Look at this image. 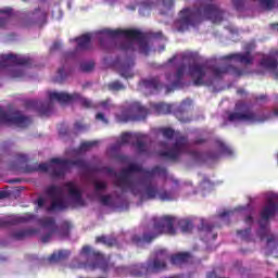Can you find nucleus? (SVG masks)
<instances>
[{"label": "nucleus", "mask_w": 278, "mask_h": 278, "mask_svg": "<svg viewBox=\"0 0 278 278\" xmlns=\"http://www.w3.org/2000/svg\"><path fill=\"white\" fill-rule=\"evenodd\" d=\"M81 68H83V71L88 72V71H90L91 68H94V64H92V63L83 64V65H81Z\"/></svg>", "instance_id": "obj_43"}, {"label": "nucleus", "mask_w": 278, "mask_h": 278, "mask_svg": "<svg viewBox=\"0 0 278 278\" xmlns=\"http://www.w3.org/2000/svg\"><path fill=\"white\" fill-rule=\"evenodd\" d=\"M236 108H237V110H242V109L244 108V104H242V103H237V104H236Z\"/></svg>", "instance_id": "obj_53"}, {"label": "nucleus", "mask_w": 278, "mask_h": 278, "mask_svg": "<svg viewBox=\"0 0 278 278\" xmlns=\"http://www.w3.org/2000/svg\"><path fill=\"white\" fill-rule=\"evenodd\" d=\"M162 134L164 138L170 140V138H176V143L167 150L161 152L163 157H167L168 160H177L181 153L188 151V140L185 137L179 136V132H175V130L170 128H163Z\"/></svg>", "instance_id": "obj_10"}, {"label": "nucleus", "mask_w": 278, "mask_h": 278, "mask_svg": "<svg viewBox=\"0 0 278 278\" xmlns=\"http://www.w3.org/2000/svg\"><path fill=\"white\" fill-rule=\"evenodd\" d=\"M166 168L155 167L152 170L142 169V166L130 163L128 167L115 174L114 184L123 192H131L143 201L160 199V201H173V193L159 189L155 185V177H166Z\"/></svg>", "instance_id": "obj_1"}, {"label": "nucleus", "mask_w": 278, "mask_h": 278, "mask_svg": "<svg viewBox=\"0 0 278 278\" xmlns=\"http://www.w3.org/2000/svg\"><path fill=\"white\" fill-rule=\"evenodd\" d=\"M152 108L156 114H170V105L164 102L153 104Z\"/></svg>", "instance_id": "obj_28"}, {"label": "nucleus", "mask_w": 278, "mask_h": 278, "mask_svg": "<svg viewBox=\"0 0 278 278\" xmlns=\"http://www.w3.org/2000/svg\"><path fill=\"white\" fill-rule=\"evenodd\" d=\"M207 278H220V277H218V275H216V271H212V273L207 274Z\"/></svg>", "instance_id": "obj_48"}, {"label": "nucleus", "mask_w": 278, "mask_h": 278, "mask_svg": "<svg viewBox=\"0 0 278 278\" xmlns=\"http://www.w3.org/2000/svg\"><path fill=\"white\" fill-rule=\"evenodd\" d=\"M80 103L84 108H93L92 101L81 98Z\"/></svg>", "instance_id": "obj_41"}, {"label": "nucleus", "mask_w": 278, "mask_h": 278, "mask_svg": "<svg viewBox=\"0 0 278 278\" xmlns=\"http://www.w3.org/2000/svg\"><path fill=\"white\" fill-rule=\"evenodd\" d=\"M8 225V222L0 218V227H5Z\"/></svg>", "instance_id": "obj_55"}, {"label": "nucleus", "mask_w": 278, "mask_h": 278, "mask_svg": "<svg viewBox=\"0 0 278 278\" xmlns=\"http://www.w3.org/2000/svg\"><path fill=\"white\" fill-rule=\"evenodd\" d=\"M211 73L214 75V77H223V75H225V73H232V75H242V72L239 71L236 67H228V68H212Z\"/></svg>", "instance_id": "obj_24"}, {"label": "nucleus", "mask_w": 278, "mask_h": 278, "mask_svg": "<svg viewBox=\"0 0 278 278\" xmlns=\"http://www.w3.org/2000/svg\"><path fill=\"white\" fill-rule=\"evenodd\" d=\"M188 105H192V100H185L180 105V110H187Z\"/></svg>", "instance_id": "obj_42"}, {"label": "nucleus", "mask_w": 278, "mask_h": 278, "mask_svg": "<svg viewBox=\"0 0 278 278\" xmlns=\"http://www.w3.org/2000/svg\"><path fill=\"white\" fill-rule=\"evenodd\" d=\"M202 229H203V231H212V228L207 227V226H204Z\"/></svg>", "instance_id": "obj_58"}, {"label": "nucleus", "mask_w": 278, "mask_h": 278, "mask_svg": "<svg viewBox=\"0 0 278 278\" xmlns=\"http://www.w3.org/2000/svg\"><path fill=\"white\" fill-rule=\"evenodd\" d=\"M76 128H77V129H84V126H81V124L77 123V124H76Z\"/></svg>", "instance_id": "obj_59"}, {"label": "nucleus", "mask_w": 278, "mask_h": 278, "mask_svg": "<svg viewBox=\"0 0 278 278\" xmlns=\"http://www.w3.org/2000/svg\"><path fill=\"white\" fill-rule=\"evenodd\" d=\"M217 144L222 151V153H226L227 155H231V148L227 147L223 141H217Z\"/></svg>", "instance_id": "obj_36"}, {"label": "nucleus", "mask_w": 278, "mask_h": 278, "mask_svg": "<svg viewBox=\"0 0 278 278\" xmlns=\"http://www.w3.org/2000/svg\"><path fill=\"white\" fill-rule=\"evenodd\" d=\"M8 197V193L5 191L0 192V199H5Z\"/></svg>", "instance_id": "obj_52"}, {"label": "nucleus", "mask_w": 278, "mask_h": 278, "mask_svg": "<svg viewBox=\"0 0 278 278\" xmlns=\"http://www.w3.org/2000/svg\"><path fill=\"white\" fill-rule=\"evenodd\" d=\"M50 199V211L65 210L68 205L79 207L84 205L81 189L75 182H66L63 187L51 186L47 189Z\"/></svg>", "instance_id": "obj_3"}, {"label": "nucleus", "mask_w": 278, "mask_h": 278, "mask_svg": "<svg viewBox=\"0 0 278 278\" xmlns=\"http://www.w3.org/2000/svg\"><path fill=\"white\" fill-rule=\"evenodd\" d=\"M170 260L168 251L161 249L157 250L147 262V264H135L130 267H122V273H129L132 277H147V275H153V273H160L166 270V262Z\"/></svg>", "instance_id": "obj_6"}, {"label": "nucleus", "mask_w": 278, "mask_h": 278, "mask_svg": "<svg viewBox=\"0 0 278 278\" xmlns=\"http://www.w3.org/2000/svg\"><path fill=\"white\" fill-rule=\"evenodd\" d=\"M151 2L156 1V3H163V8H165V10H170V8H173V0H149Z\"/></svg>", "instance_id": "obj_37"}, {"label": "nucleus", "mask_w": 278, "mask_h": 278, "mask_svg": "<svg viewBox=\"0 0 278 278\" xmlns=\"http://www.w3.org/2000/svg\"><path fill=\"white\" fill-rule=\"evenodd\" d=\"M29 62H31L29 56L2 54L0 55V71H2V68H8V66H14L10 72V77H13L14 79H21V77L25 75V72L21 66H27Z\"/></svg>", "instance_id": "obj_9"}, {"label": "nucleus", "mask_w": 278, "mask_h": 278, "mask_svg": "<svg viewBox=\"0 0 278 278\" xmlns=\"http://www.w3.org/2000/svg\"><path fill=\"white\" fill-rule=\"evenodd\" d=\"M273 115L278 117V106L276 109H274Z\"/></svg>", "instance_id": "obj_57"}, {"label": "nucleus", "mask_w": 278, "mask_h": 278, "mask_svg": "<svg viewBox=\"0 0 278 278\" xmlns=\"http://www.w3.org/2000/svg\"><path fill=\"white\" fill-rule=\"evenodd\" d=\"M58 75H59L60 79H64V77H65L64 67L59 68Z\"/></svg>", "instance_id": "obj_47"}, {"label": "nucleus", "mask_w": 278, "mask_h": 278, "mask_svg": "<svg viewBox=\"0 0 278 278\" xmlns=\"http://www.w3.org/2000/svg\"><path fill=\"white\" fill-rule=\"evenodd\" d=\"M52 49H60V42H54Z\"/></svg>", "instance_id": "obj_56"}, {"label": "nucleus", "mask_w": 278, "mask_h": 278, "mask_svg": "<svg viewBox=\"0 0 278 278\" xmlns=\"http://www.w3.org/2000/svg\"><path fill=\"white\" fill-rule=\"evenodd\" d=\"M40 225L45 229L50 230L48 233L41 236V242H50L55 231H58V226H55V219H53V217H43L42 219H40Z\"/></svg>", "instance_id": "obj_17"}, {"label": "nucleus", "mask_w": 278, "mask_h": 278, "mask_svg": "<svg viewBox=\"0 0 278 278\" xmlns=\"http://www.w3.org/2000/svg\"><path fill=\"white\" fill-rule=\"evenodd\" d=\"M134 110L138 112L140 115L131 117L127 114H123V115L116 114V121L118 123H127L128 121H144L147 118V115L149 114V111H147L144 106H141L138 103L135 104Z\"/></svg>", "instance_id": "obj_16"}, {"label": "nucleus", "mask_w": 278, "mask_h": 278, "mask_svg": "<svg viewBox=\"0 0 278 278\" xmlns=\"http://www.w3.org/2000/svg\"><path fill=\"white\" fill-rule=\"evenodd\" d=\"M134 144L138 153H147V136L140 134V132H135V134H123L118 144Z\"/></svg>", "instance_id": "obj_13"}, {"label": "nucleus", "mask_w": 278, "mask_h": 278, "mask_svg": "<svg viewBox=\"0 0 278 278\" xmlns=\"http://www.w3.org/2000/svg\"><path fill=\"white\" fill-rule=\"evenodd\" d=\"M160 37H162V33L152 34V38H160Z\"/></svg>", "instance_id": "obj_54"}, {"label": "nucleus", "mask_w": 278, "mask_h": 278, "mask_svg": "<svg viewBox=\"0 0 278 278\" xmlns=\"http://www.w3.org/2000/svg\"><path fill=\"white\" fill-rule=\"evenodd\" d=\"M258 4V8L261 10H273L274 8H277L278 0H253Z\"/></svg>", "instance_id": "obj_27"}, {"label": "nucleus", "mask_w": 278, "mask_h": 278, "mask_svg": "<svg viewBox=\"0 0 278 278\" xmlns=\"http://www.w3.org/2000/svg\"><path fill=\"white\" fill-rule=\"evenodd\" d=\"M201 188L210 190L212 188V184L210 181H204L202 182Z\"/></svg>", "instance_id": "obj_45"}, {"label": "nucleus", "mask_w": 278, "mask_h": 278, "mask_svg": "<svg viewBox=\"0 0 278 278\" xmlns=\"http://www.w3.org/2000/svg\"><path fill=\"white\" fill-rule=\"evenodd\" d=\"M258 99H260L261 101H264V99H266V96H261Z\"/></svg>", "instance_id": "obj_64"}, {"label": "nucleus", "mask_w": 278, "mask_h": 278, "mask_svg": "<svg viewBox=\"0 0 278 278\" xmlns=\"http://www.w3.org/2000/svg\"><path fill=\"white\" fill-rule=\"evenodd\" d=\"M77 42V50L81 51L84 49L90 48V40H92V34H86L81 37L74 39Z\"/></svg>", "instance_id": "obj_22"}, {"label": "nucleus", "mask_w": 278, "mask_h": 278, "mask_svg": "<svg viewBox=\"0 0 278 278\" xmlns=\"http://www.w3.org/2000/svg\"><path fill=\"white\" fill-rule=\"evenodd\" d=\"M49 102H39L38 112L43 114L45 116H49L51 114V110L53 108V101H58L59 103H71V101H75V99H79V93H72L64 91H50L48 93Z\"/></svg>", "instance_id": "obj_11"}, {"label": "nucleus", "mask_w": 278, "mask_h": 278, "mask_svg": "<svg viewBox=\"0 0 278 278\" xmlns=\"http://www.w3.org/2000/svg\"><path fill=\"white\" fill-rule=\"evenodd\" d=\"M233 3L236 5L237 10H240V7L238 5V0H233Z\"/></svg>", "instance_id": "obj_61"}, {"label": "nucleus", "mask_w": 278, "mask_h": 278, "mask_svg": "<svg viewBox=\"0 0 278 278\" xmlns=\"http://www.w3.org/2000/svg\"><path fill=\"white\" fill-rule=\"evenodd\" d=\"M96 242H102L103 244H108V247L116 244V240H110L106 237H97Z\"/></svg>", "instance_id": "obj_35"}, {"label": "nucleus", "mask_w": 278, "mask_h": 278, "mask_svg": "<svg viewBox=\"0 0 278 278\" xmlns=\"http://www.w3.org/2000/svg\"><path fill=\"white\" fill-rule=\"evenodd\" d=\"M83 255H99V252L92 250V248L85 245L81 250Z\"/></svg>", "instance_id": "obj_38"}, {"label": "nucleus", "mask_w": 278, "mask_h": 278, "mask_svg": "<svg viewBox=\"0 0 278 278\" xmlns=\"http://www.w3.org/2000/svg\"><path fill=\"white\" fill-rule=\"evenodd\" d=\"M34 218V215L27 213L23 216L16 217L15 219H13L12 224H16V223H28V220H31Z\"/></svg>", "instance_id": "obj_33"}, {"label": "nucleus", "mask_w": 278, "mask_h": 278, "mask_svg": "<svg viewBox=\"0 0 278 278\" xmlns=\"http://www.w3.org/2000/svg\"><path fill=\"white\" fill-rule=\"evenodd\" d=\"M43 205H45V198H39V200H38V206H39V207H43Z\"/></svg>", "instance_id": "obj_49"}, {"label": "nucleus", "mask_w": 278, "mask_h": 278, "mask_svg": "<svg viewBox=\"0 0 278 278\" xmlns=\"http://www.w3.org/2000/svg\"><path fill=\"white\" fill-rule=\"evenodd\" d=\"M140 90L147 97H149V94H155V92L160 90V80H157V78L142 80L140 85Z\"/></svg>", "instance_id": "obj_20"}, {"label": "nucleus", "mask_w": 278, "mask_h": 278, "mask_svg": "<svg viewBox=\"0 0 278 278\" xmlns=\"http://www.w3.org/2000/svg\"><path fill=\"white\" fill-rule=\"evenodd\" d=\"M91 181L94 186L96 195L98 197V199H100L101 203H103V205H110V203H112V197L101 195V192H103V190L108 188V184L103 180L94 178H92Z\"/></svg>", "instance_id": "obj_18"}, {"label": "nucleus", "mask_w": 278, "mask_h": 278, "mask_svg": "<svg viewBox=\"0 0 278 278\" xmlns=\"http://www.w3.org/2000/svg\"><path fill=\"white\" fill-rule=\"evenodd\" d=\"M17 162H27V156L25 154H18Z\"/></svg>", "instance_id": "obj_46"}, {"label": "nucleus", "mask_w": 278, "mask_h": 278, "mask_svg": "<svg viewBox=\"0 0 278 278\" xmlns=\"http://www.w3.org/2000/svg\"><path fill=\"white\" fill-rule=\"evenodd\" d=\"M99 144V141H85L80 144L78 150H72L71 156L76 160H62V159H52L50 163H41L39 164V170L41 173H49L52 177H64L66 170L71 168V166H77L78 168H83L84 170H88V163L86 161L79 159L81 153H86V151H90V149H94Z\"/></svg>", "instance_id": "obj_2"}, {"label": "nucleus", "mask_w": 278, "mask_h": 278, "mask_svg": "<svg viewBox=\"0 0 278 278\" xmlns=\"http://www.w3.org/2000/svg\"><path fill=\"white\" fill-rule=\"evenodd\" d=\"M96 121H100L104 125H108V123H109L108 117H105V114H103L102 112L97 113Z\"/></svg>", "instance_id": "obj_40"}, {"label": "nucleus", "mask_w": 278, "mask_h": 278, "mask_svg": "<svg viewBox=\"0 0 278 278\" xmlns=\"http://www.w3.org/2000/svg\"><path fill=\"white\" fill-rule=\"evenodd\" d=\"M190 258H191L190 253L182 252V253H178L170 256V262L175 266H179L181 264H186V262H190Z\"/></svg>", "instance_id": "obj_23"}, {"label": "nucleus", "mask_w": 278, "mask_h": 278, "mask_svg": "<svg viewBox=\"0 0 278 278\" xmlns=\"http://www.w3.org/2000/svg\"><path fill=\"white\" fill-rule=\"evenodd\" d=\"M38 233V230L36 229H21L13 232V238L15 240H23V238H27L28 236H36Z\"/></svg>", "instance_id": "obj_26"}, {"label": "nucleus", "mask_w": 278, "mask_h": 278, "mask_svg": "<svg viewBox=\"0 0 278 278\" xmlns=\"http://www.w3.org/2000/svg\"><path fill=\"white\" fill-rule=\"evenodd\" d=\"M238 94H244V89H239Z\"/></svg>", "instance_id": "obj_63"}, {"label": "nucleus", "mask_w": 278, "mask_h": 278, "mask_svg": "<svg viewBox=\"0 0 278 278\" xmlns=\"http://www.w3.org/2000/svg\"><path fill=\"white\" fill-rule=\"evenodd\" d=\"M176 223H178L182 233H188V231L192 230V223H190L188 219H180Z\"/></svg>", "instance_id": "obj_30"}, {"label": "nucleus", "mask_w": 278, "mask_h": 278, "mask_svg": "<svg viewBox=\"0 0 278 278\" xmlns=\"http://www.w3.org/2000/svg\"><path fill=\"white\" fill-rule=\"evenodd\" d=\"M245 223H247V225H251V224L253 223V217L248 216V217L245 218Z\"/></svg>", "instance_id": "obj_50"}, {"label": "nucleus", "mask_w": 278, "mask_h": 278, "mask_svg": "<svg viewBox=\"0 0 278 278\" xmlns=\"http://www.w3.org/2000/svg\"><path fill=\"white\" fill-rule=\"evenodd\" d=\"M278 50L271 51L268 55H263L261 60V66L266 68V71H270L273 75H275L276 79H278Z\"/></svg>", "instance_id": "obj_15"}, {"label": "nucleus", "mask_w": 278, "mask_h": 278, "mask_svg": "<svg viewBox=\"0 0 278 278\" xmlns=\"http://www.w3.org/2000/svg\"><path fill=\"white\" fill-rule=\"evenodd\" d=\"M0 123L24 129V127L31 125V118L23 115L21 112L7 113L3 109H0Z\"/></svg>", "instance_id": "obj_12"}, {"label": "nucleus", "mask_w": 278, "mask_h": 278, "mask_svg": "<svg viewBox=\"0 0 278 278\" xmlns=\"http://www.w3.org/2000/svg\"><path fill=\"white\" fill-rule=\"evenodd\" d=\"M176 224L177 218L173 216L165 215L160 218L154 217L153 227L150 235L144 233L142 238L135 235L132 237V242L137 244V247H142L146 242L149 243L152 240H155V238H157V236H162V233H167V236H175V233H177V230L175 229Z\"/></svg>", "instance_id": "obj_7"}, {"label": "nucleus", "mask_w": 278, "mask_h": 278, "mask_svg": "<svg viewBox=\"0 0 278 278\" xmlns=\"http://www.w3.org/2000/svg\"><path fill=\"white\" fill-rule=\"evenodd\" d=\"M109 90H113L114 92H116L118 90H125V85H123L118 80H115V81L109 84Z\"/></svg>", "instance_id": "obj_31"}, {"label": "nucleus", "mask_w": 278, "mask_h": 278, "mask_svg": "<svg viewBox=\"0 0 278 278\" xmlns=\"http://www.w3.org/2000/svg\"><path fill=\"white\" fill-rule=\"evenodd\" d=\"M278 207V194L268 192L266 194V204L261 211V219L258 222L261 227V239L267 240V244H270L274 242L275 237L270 233V230L268 229V220L275 216L277 213Z\"/></svg>", "instance_id": "obj_8"}, {"label": "nucleus", "mask_w": 278, "mask_h": 278, "mask_svg": "<svg viewBox=\"0 0 278 278\" xmlns=\"http://www.w3.org/2000/svg\"><path fill=\"white\" fill-rule=\"evenodd\" d=\"M233 211H224L219 216L220 218H227V216H232Z\"/></svg>", "instance_id": "obj_44"}, {"label": "nucleus", "mask_w": 278, "mask_h": 278, "mask_svg": "<svg viewBox=\"0 0 278 278\" xmlns=\"http://www.w3.org/2000/svg\"><path fill=\"white\" fill-rule=\"evenodd\" d=\"M175 60H179V56H174L173 59L169 60L170 63L175 62Z\"/></svg>", "instance_id": "obj_60"}, {"label": "nucleus", "mask_w": 278, "mask_h": 278, "mask_svg": "<svg viewBox=\"0 0 278 278\" xmlns=\"http://www.w3.org/2000/svg\"><path fill=\"white\" fill-rule=\"evenodd\" d=\"M71 255V252L68 250H60L58 252H54L50 257H49V263L50 264H55L58 262H62V260H66Z\"/></svg>", "instance_id": "obj_25"}, {"label": "nucleus", "mask_w": 278, "mask_h": 278, "mask_svg": "<svg viewBox=\"0 0 278 278\" xmlns=\"http://www.w3.org/2000/svg\"><path fill=\"white\" fill-rule=\"evenodd\" d=\"M228 118L232 123H236L238 121L242 123H264V121H268V118L270 117L260 118L257 115H255V113L251 111H245L243 113H231Z\"/></svg>", "instance_id": "obj_14"}, {"label": "nucleus", "mask_w": 278, "mask_h": 278, "mask_svg": "<svg viewBox=\"0 0 278 278\" xmlns=\"http://www.w3.org/2000/svg\"><path fill=\"white\" fill-rule=\"evenodd\" d=\"M11 14H12V9L10 7L0 9V27H3L5 23H8V17Z\"/></svg>", "instance_id": "obj_29"}, {"label": "nucleus", "mask_w": 278, "mask_h": 278, "mask_svg": "<svg viewBox=\"0 0 278 278\" xmlns=\"http://www.w3.org/2000/svg\"><path fill=\"white\" fill-rule=\"evenodd\" d=\"M100 108H102V110H105L106 112H111V110H114L116 106L114 105V103H112V100L108 99L100 102Z\"/></svg>", "instance_id": "obj_32"}, {"label": "nucleus", "mask_w": 278, "mask_h": 278, "mask_svg": "<svg viewBox=\"0 0 278 278\" xmlns=\"http://www.w3.org/2000/svg\"><path fill=\"white\" fill-rule=\"evenodd\" d=\"M116 68L121 75V77H124L125 79H129V77H134V72L131 71L134 68V59H126L121 61Z\"/></svg>", "instance_id": "obj_19"}, {"label": "nucleus", "mask_w": 278, "mask_h": 278, "mask_svg": "<svg viewBox=\"0 0 278 278\" xmlns=\"http://www.w3.org/2000/svg\"><path fill=\"white\" fill-rule=\"evenodd\" d=\"M270 27L274 31H278V23L276 24H270Z\"/></svg>", "instance_id": "obj_51"}, {"label": "nucleus", "mask_w": 278, "mask_h": 278, "mask_svg": "<svg viewBox=\"0 0 278 278\" xmlns=\"http://www.w3.org/2000/svg\"><path fill=\"white\" fill-rule=\"evenodd\" d=\"M223 60H228L230 64H236V62H240V64H251L253 62V56H251V53H237V54H230L227 56H224Z\"/></svg>", "instance_id": "obj_21"}, {"label": "nucleus", "mask_w": 278, "mask_h": 278, "mask_svg": "<svg viewBox=\"0 0 278 278\" xmlns=\"http://www.w3.org/2000/svg\"><path fill=\"white\" fill-rule=\"evenodd\" d=\"M238 236L242 238V240H249L251 238V230L245 229V230H239L237 231Z\"/></svg>", "instance_id": "obj_39"}, {"label": "nucleus", "mask_w": 278, "mask_h": 278, "mask_svg": "<svg viewBox=\"0 0 278 278\" xmlns=\"http://www.w3.org/2000/svg\"><path fill=\"white\" fill-rule=\"evenodd\" d=\"M181 60L182 66L177 70L176 74L167 77L174 88L179 86L181 78L186 77V75H189L193 79L194 86H204V84H207V68L199 65L192 53L182 54Z\"/></svg>", "instance_id": "obj_5"}, {"label": "nucleus", "mask_w": 278, "mask_h": 278, "mask_svg": "<svg viewBox=\"0 0 278 278\" xmlns=\"http://www.w3.org/2000/svg\"><path fill=\"white\" fill-rule=\"evenodd\" d=\"M66 236H68V230H65L62 235L63 238H66Z\"/></svg>", "instance_id": "obj_62"}, {"label": "nucleus", "mask_w": 278, "mask_h": 278, "mask_svg": "<svg viewBox=\"0 0 278 278\" xmlns=\"http://www.w3.org/2000/svg\"><path fill=\"white\" fill-rule=\"evenodd\" d=\"M176 118L180 121V123H190V117H188V113L186 112H177L176 113Z\"/></svg>", "instance_id": "obj_34"}, {"label": "nucleus", "mask_w": 278, "mask_h": 278, "mask_svg": "<svg viewBox=\"0 0 278 278\" xmlns=\"http://www.w3.org/2000/svg\"><path fill=\"white\" fill-rule=\"evenodd\" d=\"M97 38L103 45L104 40H110L111 38H122L125 43L122 45V49L130 50V51H140L144 55H149V39L147 35L138 31V30H112L110 28H105L100 30L97 34Z\"/></svg>", "instance_id": "obj_4"}]
</instances>
